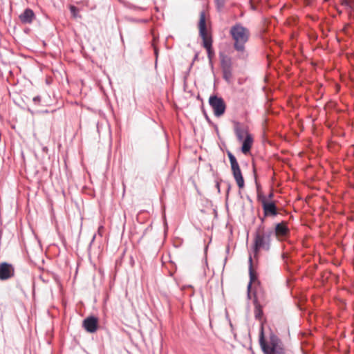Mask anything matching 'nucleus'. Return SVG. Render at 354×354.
I'll return each mask as SVG.
<instances>
[{
    "instance_id": "obj_1",
    "label": "nucleus",
    "mask_w": 354,
    "mask_h": 354,
    "mask_svg": "<svg viewBox=\"0 0 354 354\" xmlns=\"http://www.w3.org/2000/svg\"><path fill=\"white\" fill-rule=\"evenodd\" d=\"M229 33L233 41V48L238 53V57L243 59L248 57L245 44L250 37L249 29L241 23H236L231 26Z\"/></svg>"
},
{
    "instance_id": "obj_2",
    "label": "nucleus",
    "mask_w": 354,
    "mask_h": 354,
    "mask_svg": "<svg viewBox=\"0 0 354 354\" xmlns=\"http://www.w3.org/2000/svg\"><path fill=\"white\" fill-rule=\"evenodd\" d=\"M264 218H261V224L257 228L254 235L253 252L257 256L261 250L268 251L271 245V236L274 234L272 228L266 229Z\"/></svg>"
},
{
    "instance_id": "obj_3",
    "label": "nucleus",
    "mask_w": 354,
    "mask_h": 354,
    "mask_svg": "<svg viewBox=\"0 0 354 354\" xmlns=\"http://www.w3.org/2000/svg\"><path fill=\"white\" fill-rule=\"evenodd\" d=\"M259 344L264 354H285L281 339L272 333L267 342L264 339L263 328L259 335Z\"/></svg>"
},
{
    "instance_id": "obj_4",
    "label": "nucleus",
    "mask_w": 354,
    "mask_h": 354,
    "mask_svg": "<svg viewBox=\"0 0 354 354\" xmlns=\"http://www.w3.org/2000/svg\"><path fill=\"white\" fill-rule=\"evenodd\" d=\"M227 156H228L230 162L231 169L232 171L234 178L238 187L240 189H241L244 187V179L242 176V173L240 169L239 165L236 160V157L229 151H227Z\"/></svg>"
},
{
    "instance_id": "obj_5",
    "label": "nucleus",
    "mask_w": 354,
    "mask_h": 354,
    "mask_svg": "<svg viewBox=\"0 0 354 354\" xmlns=\"http://www.w3.org/2000/svg\"><path fill=\"white\" fill-rule=\"evenodd\" d=\"M199 35L203 39V46L206 50L212 47V39L211 37L207 36L206 29L205 15L203 11L200 13V19L198 22Z\"/></svg>"
},
{
    "instance_id": "obj_6",
    "label": "nucleus",
    "mask_w": 354,
    "mask_h": 354,
    "mask_svg": "<svg viewBox=\"0 0 354 354\" xmlns=\"http://www.w3.org/2000/svg\"><path fill=\"white\" fill-rule=\"evenodd\" d=\"M209 104L215 116L220 117L224 114L226 105L222 97L217 95H211L209 98Z\"/></svg>"
},
{
    "instance_id": "obj_7",
    "label": "nucleus",
    "mask_w": 354,
    "mask_h": 354,
    "mask_svg": "<svg viewBox=\"0 0 354 354\" xmlns=\"http://www.w3.org/2000/svg\"><path fill=\"white\" fill-rule=\"evenodd\" d=\"M261 203L265 216H275L278 214L277 207L273 201H268L263 198Z\"/></svg>"
},
{
    "instance_id": "obj_8",
    "label": "nucleus",
    "mask_w": 354,
    "mask_h": 354,
    "mask_svg": "<svg viewBox=\"0 0 354 354\" xmlns=\"http://www.w3.org/2000/svg\"><path fill=\"white\" fill-rule=\"evenodd\" d=\"M15 268L12 264L3 262L0 264V279L7 280L14 276Z\"/></svg>"
},
{
    "instance_id": "obj_9",
    "label": "nucleus",
    "mask_w": 354,
    "mask_h": 354,
    "mask_svg": "<svg viewBox=\"0 0 354 354\" xmlns=\"http://www.w3.org/2000/svg\"><path fill=\"white\" fill-rule=\"evenodd\" d=\"M272 230L274 231V234L279 239L287 237L290 233V230L287 225V223L285 221L276 224L274 228Z\"/></svg>"
},
{
    "instance_id": "obj_10",
    "label": "nucleus",
    "mask_w": 354,
    "mask_h": 354,
    "mask_svg": "<svg viewBox=\"0 0 354 354\" xmlns=\"http://www.w3.org/2000/svg\"><path fill=\"white\" fill-rule=\"evenodd\" d=\"M82 326L87 332L93 333L97 330L98 319L94 316H89L84 319Z\"/></svg>"
},
{
    "instance_id": "obj_11",
    "label": "nucleus",
    "mask_w": 354,
    "mask_h": 354,
    "mask_svg": "<svg viewBox=\"0 0 354 354\" xmlns=\"http://www.w3.org/2000/svg\"><path fill=\"white\" fill-rule=\"evenodd\" d=\"M19 19L24 24H30L35 19V15L31 9L26 8L20 14Z\"/></svg>"
},
{
    "instance_id": "obj_12",
    "label": "nucleus",
    "mask_w": 354,
    "mask_h": 354,
    "mask_svg": "<svg viewBox=\"0 0 354 354\" xmlns=\"http://www.w3.org/2000/svg\"><path fill=\"white\" fill-rule=\"evenodd\" d=\"M234 130L239 141H243L247 136V134H250L247 129L239 122H234Z\"/></svg>"
},
{
    "instance_id": "obj_13",
    "label": "nucleus",
    "mask_w": 354,
    "mask_h": 354,
    "mask_svg": "<svg viewBox=\"0 0 354 354\" xmlns=\"http://www.w3.org/2000/svg\"><path fill=\"white\" fill-rule=\"evenodd\" d=\"M241 142H243L242 147H241V151L243 153L247 154L250 151L252 145V142H253L252 137L251 136L250 134H247V136Z\"/></svg>"
},
{
    "instance_id": "obj_14",
    "label": "nucleus",
    "mask_w": 354,
    "mask_h": 354,
    "mask_svg": "<svg viewBox=\"0 0 354 354\" xmlns=\"http://www.w3.org/2000/svg\"><path fill=\"white\" fill-rule=\"evenodd\" d=\"M249 263H250V268H249V272H250V282L248 285V297L250 296V291L252 286V283L257 279V277L254 272L252 270V257L250 256L249 257Z\"/></svg>"
},
{
    "instance_id": "obj_15",
    "label": "nucleus",
    "mask_w": 354,
    "mask_h": 354,
    "mask_svg": "<svg viewBox=\"0 0 354 354\" xmlns=\"http://www.w3.org/2000/svg\"><path fill=\"white\" fill-rule=\"evenodd\" d=\"M263 315L262 308L260 304L255 301L254 317L257 319H261Z\"/></svg>"
},
{
    "instance_id": "obj_16",
    "label": "nucleus",
    "mask_w": 354,
    "mask_h": 354,
    "mask_svg": "<svg viewBox=\"0 0 354 354\" xmlns=\"http://www.w3.org/2000/svg\"><path fill=\"white\" fill-rule=\"evenodd\" d=\"M231 76H232V73H231V71L230 70V68L229 67L228 68L224 67L223 68V78L226 81L230 82Z\"/></svg>"
},
{
    "instance_id": "obj_17",
    "label": "nucleus",
    "mask_w": 354,
    "mask_h": 354,
    "mask_svg": "<svg viewBox=\"0 0 354 354\" xmlns=\"http://www.w3.org/2000/svg\"><path fill=\"white\" fill-rule=\"evenodd\" d=\"M70 11L74 17H77L78 9L75 6H70Z\"/></svg>"
},
{
    "instance_id": "obj_18",
    "label": "nucleus",
    "mask_w": 354,
    "mask_h": 354,
    "mask_svg": "<svg viewBox=\"0 0 354 354\" xmlns=\"http://www.w3.org/2000/svg\"><path fill=\"white\" fill-rule=\"evenodd\" d=\"M207 56L209 59H212V56L214 55V51L212 50V47H210L209 50H207Z\"/></svg>"
},
{
    "instance_id": "obj_19",
    "label": "nucleus",
    "mask_w": 354,
    "mask_h": 354,
    "mask_svg": "<svg viewBox=\"0 0 354 354\" xmlns=\"http://www.w3.org/2000/svg\"><path fill=\"white\" fill-rule=\"evenodd\" d=\"M32 101L35 104H39L40 101H41V97L40 96L37 95V96H35L33 97L32 99Z\"/></svg>"
},
{
    "instance_id": "obj_20",
    "label": "nucleus",
    "mask_w": 354,
    "mask_h": 354,
    "mask_svg": "<svg viewBox=\"0 0 354 354\" xmlns=\"http://www.w3.org/2000/svg\"><path fill=\"white\" fill-rule=\"evenodd\" d=\"M216 188L218 189V191L219 192H220V187H219V183H216Z\"/></svg>"
},
{
    "instance_id": "obj_21",
    "label": "nucleus",
    "mask_w": 354,
    "mask_h": 354,
    "mask_svg": "<svg viewBox=\"0 0 354 354\" xmlns=\"http://www.w3.org/2000/svg\"><path fill=\"white\" fill-rule=\"evenodd\" d=\"M273 196V194L270 193L268 196L269 198H271Z\"/></svg>"
}]
</instances>
